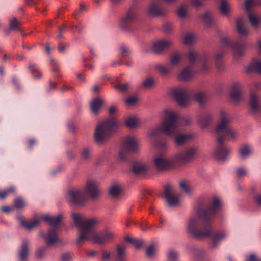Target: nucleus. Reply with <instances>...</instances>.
Wrapping results in <instances>:
<instances>
[{"mask_svg":"<svg viewBox=\"0 0 261 261\" xmlns=\"http://www.w3.org/2000/svg\"><path fill=\"white\" fill-rule=\"evenodd\" d=\"M243 92V87L240 83H233L230 91L231 100L235 103H238L242 99Z\"/></svg>","mask_w":261,"mask_h":261,"instance_id":"obj_21","label":"nucleus"},{"mask_svg":"<svg viewBox=\"0 0 261 261\" xmlns=\"http://www.w3.org/2000/svg\"><path fill=\"white\" fill-rule=\"evenodd\" d=\"M220 10L224 15H227L229 13V8L227 5L226 0H221Z\"/></svg>","mask_w":261,"mask_h":261,"instance_id":"obj_45","label":"nucleus"},{"mask_svg":"<svg viewBox=\"0 0 261 261\" xmlns=\"http://www.w3.org/2000/svg\"><path fill=\"white\" fill-rule=\"evenodd\" d=\"M212 120L211 115H199L198 118V123L203 128H207Z\"/></svg>","mask_w":261,"mask_h":261,"instance_id":"obj_35","label":"nucleus"},{"mask_svg":"<svg viewBox=\"0 0 261 261\" xmlns=\"http://www.w3.org/2000/svg\"><path fill=\"white\" fill-rule=\"evenodd\" d=\"M119 52L122 58H130L132 50L128 46L123 44L120 47Z\"/></svg>","mask_w":261,"mask_h":261,"instance_id":"obj_39","label":"nucleus"},{"mask_svg":"<svg viewBox=\"0 0 261 261\" xmlns=\"http://www.w3.org/2000/svg\"><path fill=\"white\" fill-rule=\"evenodd\" d=\"M173 29V24L170 22H167L164 24L163 29L167 33H170Z\"/></svg>","mask_w":261,"mask_h":261,"instance_id":"obj_58","label":"nucleus"},{"mask_svg":"<svg viewBox=\"0 0 261 261\" xmlns=\"http://www.w3.org/2000/svg\"><path fill=\"white\" fill-rule=\"evenodd\" d=\"M260 5L261 0H246L245 2V8L248 12L249 21L253 27L256 28L258 26L260 20L258 17L254 15L251 12V5Z\"/></svg>","mask_w":261,"mask_h":261,"instance_id":"obj_17","label":"nucleus"},{"mask_svg":"<svg viewBox=\"0 0 261 261\" xmlns=\"http://www.w3.org/2000/svg\"><path fill=\"white\" fill-rule=\"evenodd\" d=\"M248 170L243 167H239L236 170L237 175L239 177H243L248 174Z\"/></svg>","mask_w":261,"mask_h":261,"instance_id":"obj_48","label":"nucleus"},{"mask_svg":"<svg viewBox=\"0 0 261 261\" xmlns=\"http://www.w3.org/2000/svg\"><path fill=\"white\" fill-rule=\"evenodd\" d=\"M245 261H261V259L259 258L255 254H251L246 256Z\"/></svg>","mask_w":261,"mask_h":261,"instance_id":"obj_60","label":"nucleus"},{"mask_svg":"<svg viewBox=\"0 0 261 261\" xmlns=\"http://www.w3.org/2000/svg\"><path fill=\"white\" fill-rule=\"evenodd\" d=\"M28 68L32 74L33 78L35 79H40L42 78V74L37 64L34 63L30 62L29 63Z\"/></svg>","mask_w":261,"mask_h":261,"instance_id":"obj_27","label":"nucleus"},{"mask_svg":"<svg viewBox=\"0 0 261 261\" xmlns=\"http://www.w3.org/2000/svg\"><path fill=\"white\" fill-rule=\"evenodd\" d=\"M148 169L147 165L140 161L134 160L132 162L130 172L135 176L146 174Z\"/></svg>","mask_w":261,"mask_h":261,"instance_id":"obj_20","label":"nucleus"},{"mask_svg":"<svg viewBox=\"0 0 261 261\" xmlns=\"http://www.w3.org/2000/svg\"><path fill=\"white\" fill-rule=\"evenodd\" d=\"M30 242L27 239H23L21 245L17 250L19 261H26L29 255Z\"/></svg>","mask_w":261,"mask_h":261,"instance_id":"obj_22","label":"nucleus"},{"mask_svg":"<svg viewBox=\"0 0 261 261\" xmlns=\"http://www.w3.org/2000/svg\"><path fill=\"white\" fill-rule=\"evenodd\" d=\"M182 59V54L177 52L172 55L170 58V63L175 66L180 63Z\"/></svg>","mask_w":261,"mask_h":261,"instance_id":"obj_41","label":"nucleus"},{"mask_svg":"<svg viewBox=\"0 0 261 261\" xmlns=\"http://www.w3.org/2000/svg\"><path fill=\"white\" fill-rule=\"evenodd\" d=\"M195 41V36L193 33H187L184 37V42L187 44H191Z\"/></svg>","mask_w":261,"mask_h":261,"instance_id":"obj_43","label":"nucleus"},{"mask_svg":"<svg viewBox=\"0 0 261 261\" xmlns=\"http://www.w3.org/2000/svg\"><path fill=\"white\" fill-rule=\"evenodd\" d=\"M66 31V25L63 24L58 28V34L57 36L58 39L63 38V33Z\"/></svg>","mask_w":261,"mask_h":261,"instance_id":"obj_57","label":"nucleus"},{"mask_svg":"<svg viewBox=\"0 0 261 261\" xmlns=\"http://www.w3.org/2000/svg\"><path fill=\"white\" fill-rule=\"evenodd\" d=\"M196 148L192 147L189 149L177 153L173 159L176 162V165L177 163H185L192 160L196 154Z\"/></svg>","mask_w":261,"mask_h":261,"instance_id":"obj_19","label":"nucleus"},{"mask_svg":"<svg viewBox=\"0 0 261 261\" xmlns=\"http://www.w3.org/2000/svg\"><path fill=\"white\" fill-rule=\"evenodd\" d=\"M112 256L115 261H127L126 255V248L121 245H118L116 246V252L113 255L112 253L108 250L102 251V261L110 260Z\"/></svg>","mask_w":261,"mask_h":261,"instance_id":"obj_13","label":"nucleus"},{"mask_svg":"<svg viewBox=\"0 0 261 261\" xmlns=\"http://www.w3.org/2000/svg\"><path fill=\"white\" fill-rule=\"evenodd\" d=\"M250 109L254 112H261V99L254 93H251L249 102Z\"/></svg>","mask_w":261,"mask_h":261,"instance_id":"obj_24","label":"nucleus"},{"mask_svg":"<svg viewBox=\"0 0 261 261\" xmlns=\"http://www.w3.org/2000/svg\"><path fill=\"white\" fill-rule=\"evenodd\" d=\"M138 12L136 7L129 8L122 17L120 26L121 28L128 32H133L136 29L138 21Z\"/></svg>","mask_w":261,"mask_h":261,"instance_id":"obj_10","label":"nucleus"},{"mask_svg":"<svg viewBox=\"0 0 261 261\" xmlns=\"http://www.w3.org/2000/svg\"><path fill=\"white\" fill-rule=\"evenodd\" d=\"M47 250V247H42L38 248L35 251V257L38 259H42L45 255V252Z\"/></svg>","mask_w":261,"mask_h":261,"instance_id":"obj_44","label":"nucleus"},{"mask_svg":"<svg viewBox=\"0 0 261 261\" xmlns=\"http://www.w3.org/2000/svg\"><path fill=\"white\" fill-rule=\"evenodd\" d=\"M163 114H178L175 110L172 108L167 107L164 109Z\"/></svg>","mask_w":261,"mask_h":261,"instance_id":"obj_59","label":"nucleus"},{"mask_svg":"<svg viewBox=\"0 0 261 261\" xmlns=\"http://www.w3.org/2000/svg\"><path fill=\"white\" fill-rule=\"evenodd\" d=\"M191 124V120L183 115H166L159 128L151 130L149 136L154 138L160 132L169 136H175L180 132V127Z\"/></svg>","mask_w":261,"mask_h":261,"instance_id":"obj_5","label":"nucleus"},{"mask_svg":"<svg viewBox=\"0 0 261 261\" xmlns=\"http://www.w3.org/2000/svg\"><path fill=\"white\" fill-rule=\"evenodd\" d=\"M156 251V248L154 244L149 245L146 248L145 254L147 257L152 258Z\"/></svg>","mask_w":261,"mask_h":261,"instance_id":"obj_42","label":"nucleus"},{"mask_svg":"<svg viewBox=\"0 0 261 261\" xmlns=\"http://www.w3.org/2000/svg\"><path fill=\"white\" fill-rule=\"evenodd\" d=\"M175 141L177 145H182L187 141L193 138V136L190 134H179L174 136Z\"/></svg>","mask_w":261,"mask_h":261,"instance_id":"obj_30","label":"nucleus"},{"mask_svg":"<svg viewBox=\"0 0 261 261\" xmlns=\"http://www.w3.org/2000/svg\"><path fill=\"white\" fill-rule=\"evenodd\" d=\"M138 150V145L136 138L134 136H126L124 138L119 158L121 161L128 160L129 153H135Z\"/></svg>","mask_w":261,"mask_h":261,"instance_id":"obj_11","label":"nucleus"},{"mask_svg":"<svg viewBox=\"0 0 261 261\" xmlns=\"http://www.w3.org/2000/svg\"><path fill=\"white\" fill-rule=\"evenodd\" d=\"M224 141L222 137H218L217 140V145L214 152L215 158L219 161L227 160L231 154V149L226 147L223 144Z\"/></svg>","mask_w":261,"mask_h":261,"instance_id":"obj_15","label":"nucleus"},{"mask_svg":"<svg viewBox=\"0 0 261 261\" xmlns=\"http://www.w3.org/2000/svg\"><path fill=\"white\" fill-rule=\"evenodd\" d=\"M248 72L254 71L261 74V60L254 59L247 68Z\"/></svg>","mask_w":261,"mask_h":261,"instance_id":"obj_32","label":"nucleus"},{"mask_svg":"<svg viewBox=\"0 0 261 261\" xmlns=\"http://www.w3.org/2000/svg\"><path fill=\"white\" fill-rule=\"evenodd\" d=\"M194 99L200 105L203 106L207 99L206 93L204 91H198L193 94Z\"/></svg>","mask_w":261,"mask_h":261,"instance_id":"obj_31","label":"nucleus"},{"mask_svg":"<svg viewBox=\"0 0 261 261\" xmlns=\"http://www.w3.org/2000/svg\"><path fill=\"white\" fill-rule=\"evenodd\" d=\"M168 261H178L180 257L179 253L174 250H170L167 253Z\"/></svg>","mask_w":261,"mask_h":261,"instance_id":"obj_40","label":"nucleus"},{"mask_svg":"<svg viewBox=\"0 0 261 261\" xmlns=\"http://www.w3.org/2000/svg\"><path fill=\"white\" fill-rule=\"evenodd\" d=\"M191 2L196 8H199L203 5V0H191Z\"/></svg>","mask_w":261,"mask_h":261,"instance_id":"obj_64","label":"nucleus"},{"mask_svg":"<svg viewBox=\"0 0 261 261\" xmlns=\"http://www.w3.org/2000/svg\"><path fill=\"white\" fill-rule=\"evenodd\" d=\"M222 207L221 200L214 197L210 202V205L199 206L196 216L190 217L186 224L187 231L196 238H209L212 240L211 248H217L220 242L227 236L224 231H214L212 223Z\"/></svg>","mask_w":261,"mask_h":261,"instance_id":"obj_1","label":"nucleus"},{"mask_svg":"<svg viewBox=\"0 0 261 261\" xmlns=\"http://www.w3.org/2000/svg\"><path fill=\"white\" fill-rule=\"evenodd\" d=\"M201 19L205 25L208 27L212 25L214 22V18L212 14L206 12L201 15Z\"/></svg>","mask_w":261,"mask_h":261,"instance_id":"obj_37","label":"nucleus"},{"mask_svg":"<svg viewBox=\"0 0 261 261\" xmlns=\"http://www.w3.org/2000/svg\"><path fill=\"white\" fill-rule=\"evenodd\" d=\"M230 121L226 115H222L215 130L217 138L222 137L224 142L234 140L238 135L236 130L230 128Z\"/></svg>","mask_w":261,"mask_h":261,"instance_id":"obj_8","label":"nucleus"},{"mask_svg":"<svg viewBox=\"0 0 261 261\" xmlns=\"http://www.w3.org/2000/svg\"><path fill=\"white\" fill-rule=\"evenodd\" d=\"M123 187L120 185H114L109 188V194L113 197H116L121 195Z\"/></svg>","mask_w":261,"mask_h":261,"instance_id":"obj_34","label":"nucleus"},{"mask_svg":"<svg viewBox=\"0 0 261 261\" xmlns=\"http://www.w3.org/2000/svg\"><path fill=\"white\" fill-rule=\"evenodd\" d=\"M165 197L169 206L172 207L177 205L179 199L175 194L174 188L173 186L167 185L165 187Z\"/></svg>","mask_w":261,"mask_h":261,"instance_id":"obj_18","label":"nucleus"},{"mask_svg":"<svg viewBox=\"0 0 261 261\" xmlns=\"http://www.w3.org/2000/svg\"><path fill=\"white\" fill-rule=\"evenodd\" d=\"M236 27L239 33L238 40L236 42H231L226 38H223L221 41L222 48L215 55L216 65L219 70L223 69L221 59L227 48H231L236 57H241L247 48V44L245 40L249 34V32L245 27L244 20L242 18H238L236 20Z\"/></svg>","mask_w":261,"mask_h":261,"instance_id":"obj_3","label":"nucleus"},{"mask_svg":"<svg viewBox=\"0 0 261 261\" xmlns=\"http://www.w3.org/2000/svg\"><path fill=\"white\" fill-rule=\"evenodd\" d=\"M99 193V189L94 181H88L84 190L78 189H71L68 190L67 199L73 205H82L86 200L87 195L94 199L97 197Z\"/></svg>","mask_w":261,"mask_h":261,"instance_id":"obj_6","label":"nucleus"},{"mask_svg":"<svg viewBox=\"0 0 261 261\" xmlns=\"http://www.w3.org/2000/svg\"><path fill=\"white\" fill-rule=\"evenodd\" d=\"M187 56L189 63L178 75L179 80L189 81L194 77L199 69L202 73H206L210 70L211 59L208 55L191 50L187 54Z\"/></svg>","mask_w":261,"mask_h":261,"instance_id":"obj_4","label":"nucleus"},{"mask_svg":"<svg viewBox=\"0 0 261 261\" xmlns=\"http://www.w3.org/2000/svg\"><path fill=\"white\" fill-rule=\"evenodd\" d=\"M253 201L258 206H261V193L255 194L253 198Z\"/></svg>","mask_w":261,"mask_h":261,"instance_id":"obj_63","label":"nucleus"},{"mask_svg":"<svg viewBox=\"0 0 261 261\" xmlns=\"http://www.w3.org/2000/svg\"><path fill=\"white\" fill-rule=\"evenodd\" d=\"M153 162L159 170L168 169L176 166V162L173 158H169L161 155L155 157Z\"/></svg>","mask_w":261,"mask_h":261,"instance_id":"obj_16","label":"nucleus"},{"mask_svg":"<svg viewBox=\"0 0 261 261\" xmlns=\"http://www.w3.org/2000/svg\"><path fill=\"white\" fill-rule=\"evenodd\" d=\"M73 253L69 252L63 253L61 255L60 259L61 261H72L73 258Z\"/></svg>","mask_w":261,"mask_h":261,"instance_id":"obj_46","label":"nucleus"},{"mask_svg":"<svg viewBox=\"0 0 261 261\" xmlns=\"http://www.w3.org/2000/svg\"><path fill=\"white\" fill-rule=\"evenodd\" d=\"M151 192L148 190H144L142 192V198L144 200H147L151 196Z\"/></svg>","mask_w":261,"mask_h":261,"instance_id":"obj_61","label":"nucleus"},{"mask_svg":"<svg viewBox=\"0 0 261 261\" xmlns=\"http://www.w3.org/2000/svg\"><path fill=\"white\" fill-rule=\"evenodd\" d=\"M172 45V42L168 40H160L154 42L152 44V49L155 53L159 54L167 49Z\"/></svg>","mask_w":261,"mask_h":261,"instance_id":"obj_23","label":"nucleus"},{"mask_svg":"<svg viewBox=\"0 0 261 261\" xmlns=\"http://www.w3.org/2000/svg\"><path fill=\"white\" fill-rule=\"evenodd\" d=\"M177 14L181 19H184L187 15V10L184 6H181L177 10Z\"/></svg>","mask_w":261,"mask_h":261,"instance_id":"obj_47","label":"nucleus"},{"mask_svg":"<svg viewBox=\"0 0 261 261\" xmlns=\"http://www.w3.org/2000/svg\"><path fill=\"white\" fill-rule=\"evenodd\" d=\"M50 62L52 66V72L54 73L58 72L59 68L57 63L53 58L50 59Z\"/></svg>","mask_w":261,"mask_h":261,"instance_id":"obj_54","label":"nucleus"},{"mask_svg":"<svg viewBox=\"0 0 261 261\" xmlns=\"http://www.w3.org/2000/svg\"><path fill=\"white\" fill-rule=\"evenodd\" d=\"M253 147L249 144L245 143L242 144L239 150V155L243 159L248 158L252 153Z\"/></svg>","mask_w":261,"mask_h":261,"instance_id":"obj_26","label":"nucleus"},{"mask_svg":"<svg viewBox=\"0 0 261 261\" xmlns=\"http://www.w3.org/2000/svg\"><path fill=\"white\" fill-rule=\"evenodd\" d=\"M122 126V123L117 119L110 117L98 124L95 127L93 138L98 144L105 142L113 133L117 132Z\"/></svg>","mask_w":261,"mask_h":261,"instance_id":"obj_7","label":"nucleus"},{"mask_svg":"<svg viewBox=\"0 0 261 261\" xmlns=\"http://www.w3.org/2000/svg\"><path fill=\"white\" fill-rule=\"evenodd\" d=\"M129 84L128 83H124L123 85L118 84L115 86L116 88L119 89L122 92L125 91L128 87Z\"/></svg>","mask_w":261,"mask_h":261,"instance_id":"obj_62","label":"nucleus"},{"mask_svg":"<svg viewBox=\"0 0 261 261\" xmlns=\"http://www.w3.org/2000/svg\"><path fill=\"white\" fill-rule=\"evenodd\" d=\"M155 82L152 77H147L142 82L140 87L145 89H151L155 86Z\"/></svg>","mask_w":261,"mask_h":261,"instance_id":"obj_38","label":"nucleus"},{"mask_svg":"<svg viewBox=\"0 0 261 261\" xmlns=\"http://www.w3.org/2000/svg\"><path fill=\"white\" fill-rule=\"evenodd\" d=\"M15 190V187H10L8 189H6L3 191H0V199L5 198L9 193L14 192Z\"/></svg>","mask_w":261,"mask_h":261,"instance_id":"obj_51","label":"nucleus"},{"mask_svg":"<svg viewBox=\"0 0 261 261\" xmlns=\"http://www.w3.org/2000/svg\"><path fill=\"white\" fill-rule=\"evenodd\" d=\"M143 242L142 240L135 239L132 244L136 249H139L143 246Z\"/></svg>","mask_w":261,"mask_h":261,"instance_id":"obj_55","label":"nucleus"},{"mask_svg":"<svg viewBox=\"0 0 261 261\" xmlns=\"http://www.w3.org/2000/svg\"><path fill=\"white\" fill-rule=\"evenodd\" d=\"M156 69L163 76H167L170 74L166 67L164 65L161 64L158 65Z\"/></svg>","mask_w":261,"mask_h":261,"instance_id":"obj_50","label":"nucleus"},{"mask_svg":"<svg viewBox=\"0 0 261 261\" xmlns=\"http://www.w3.org/2000/svg\"><path fill=\"white\" fill-rule=\"evenodd\" d=\"M21 24L16 17H13L9 22V29L11 31H16L20 33L22 32L21 27Z\"/></svg>","mask_w":261,"mask_h":261,"instance_id":"obj_36","label":"nucleus"},{"mask_svg":"<svg viewBox=\"0 0 261 261\" xmlns=\"http://www.w3.org/2000/svg\"><path fill=\"white\" fill-rule=\"evenodd\" d=\"M92 148L91 147H84L80 153V160L82 162H88L91 158Z\"/></svg>","mask_w":261,"mask_h":261,"instance_id":"obj_33","label":"nucleus"},{"mask_svg":"<svg viewBox=\"0 0 261 261\" xmlns=\"http://www.w3.org/2000/svg\"><path fill=\"white\" fill-rule=\"evenodd\" d=\"M167 7L157 1H152L147 9V13L150 16L163 17L168 13Z\"/></svg>","mask_w":261,"mask_h":261,"instance_id":"obj_14","label":"nucleus"},{"mask_svg":"<svg viewBox=\"0 0 261 261\" xmlns=\"http://www.w3.org/2000/svg\"><path fill=\"white\" fill-rule=\"evenodd\" d=\"M17 219L20 222L21 225L28 230H30L34 227L37 226L40 222V220L37 218L30 221L26 222L22 216H18Z\"/></svg>","mask_w":261,"mask_h":261,"instance_id":"obj_25","label":"nucleus"},{"mask_svg":"<svg viewBox=\"0 0 261 261\" xmlns=\"http://www.w3.org/2000/svg\"><path fill=\"white\" fill-rule=\"evenodd\" d=\"M171 94L181 107L188 105L191 99L189 90L181 86H177L173 88L171 91Z\"/></svg>","mask_w":261,"mask_h":261,"instance_id":"obj_12","label":"nucleus"},{"mask_svg":"<svg viewBox=\"0 0 261 261\" xmlns=\"http://www.w3.org/2000/svg\"><path fill=\"white\" fill-rule=\"evenodd\" d=\"M69 44L68 43L60 42L58 45V49L60 53L65 54L69 48Z\"/></svg>","mask_w":261,"mask_h":261,"instance_id":"obj_49","label":"nucleus"},{"mask_svg":"<svg viewBox=\"0 0 261 261\" xmlns=\"http://www.w3.org/2000/svg\"><path fill=\"white\" fill-rule=\"evenodd\" d=\"M179 186L181 189H182L186 193H189L190 192V188L188 185V184L185 181H182L179 183Z\"/></svg>","mask_w":261,"mask_h":261,"instance_id":"obj_56","label":"nucleus"},{"mask_svg":"<svg viewBox=\"0 0 261 261\" xmlns=\"http://www.w3.org/2000/svg\"><path fill=\"white\" fill-rule=\"evenodd\" d=\"M71 216L78 228V236L76 242L78 245H81L88 240H91L95 244L103 245L114 238L115 234L109 230L105 229L98 232L93 231L94 227L97 223L96 219H85L82 214L74 212L72 213Z\"/></svg>","mask_w":261,"mask_h":261,"instance_id":"obj_2","label":"nucleus"},{"mask_svg":"<svg viewBox=\"0 0 261 261\" xmlns=\"http://www.w3.org/2000/svg\"><path fill=\"white\" fill-rule=\"evenodd\" d=\"M62 218L63 216L61 214L57 217H52L48 215L44 216V220L49 223L51 227V229L48 231L47 234L45 237V241L47 245L52 246L59 241L57 231L59 229V225Z\"/></svg>","mask_w":261,"mask_h":261,"instance_id":"obj_9","label":"nucleus"},{"mask_svg":"<svg viewBox=\"0 0 261 261\" xmlns=\"http://www.w3.org/2000/svg\"><path fill=\"white\" fill-rule=\"evenodd\" d=\"M103 103V100L100 98L97 97L92 99L90 103V108L91 112L93 113H98Z\"/></svg>","mask_w":261,"mask_h":261,"instance_id":"obj_28","label":"nucleus"},{"mask_svg":"<svg viewBox=\"0 0 261 261\" xmlns=\"http://www.w3.org/2000/svg\"><path fill=\"white\" fill-rule=\"evenodd\" d=\"M125 103L129 106H134L137 103L138 98L136 96H130L125 99Z\"/></svg>","mask_w":261,"mask_h":261,"instance_id":"obj_53","label":"nucleus"},{"mask_svg":"<svg viewBox=\"0 0 261 261\" xmlns=\"http://www.w3.org/2000/svg\"><path fill=\"white\" fill-rule=\"evenodd\" d=\"M140 123V120L135 117H129L124 120L125 125L129 129L137 128Z\"/></svg>","mask_w":261,"mask_h":261,"instance_id":"obj_29","label":"nucleus"},{"mask_svg":"<svg viewBox=\"0 0 261 261\" xmlns=\"http://www.w3.org/2000/svg\"><path fill=\"white\" fill-rule=\"evenodd\" d=\"M14 206L17 209H20L25 205L24 202L21 198H17L14 200Z\"/></svg>","mask_w":261,"mask_h":261,"instance_id":"obj_52","label":"nucleus"}]
</instances>
